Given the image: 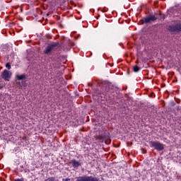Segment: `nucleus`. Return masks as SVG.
<instances>
[{
    "label": "nucleus",
    "mask_w": 181,
    "mask_h": 181,
    "mask_svg": "<svg viewBox=\"0 0 181 181\" xmlns=\"http://www.w3.org/2000/svg\"><path fill=\"white\" fill-rule=\"evenodd\" d=\"M149 145L151 148H154L156 151H160L165 149V146L159 141H150Z\"/></svg>",
    "instance_id": "1"
},
{
    "label": "nucleus",
    "mask_w": 181,
    "mask_h": 181,
    "mask_svg": "<svg viewBox=\"0 0 181 181\" xmlns=\"http://www.w3.org/2000/svg\"><path fill=\"white\" fill-rule=\"evenodd\" d=\"M59 46V42H53L51 45H48L46 49L44 50L45 54H49L53 52Z\"/></svg>",
    "instance_id": "2"
},
{
    "label": "nucleus",
    "mask_w": 181,
    "mask_h": 181,
    "mask_svg": "<svg viewBox=\"0 0 181 181\" xmlns=\"http://www.w3.org/2000/svg\"><path fill=\"white\" fill-rule=\"evenodd\" d=\"M76 181H100V179L97 177L84 175L78 177Z\"/></svg>",
    "instance_id": "3"
},
{
    "label": "nucleus",
    "mask_w": 181,
    "mask_h": 181,
    "mask_svg": "<svg viewBox=\"0 0 181 181\" xmlns=\"http://www.w3.org/2000/svg\"><path fill=\"white\" fill-rule=\"evenodd\" d=\"M12 76V73L10 71H8L5 69L1 73V78H4V80H6V81H9L11 80V77Z\"/></svg>",
    "instance_id": "4"
},
{
    "label": "nucleus",
    "mask_w": 181,
    "mask_h": 181,
    "mask_svg": "<svg viewBox=\"0 0 181 181\" xmlns=\"http://www.w3.org/2000/svg\"><path fill=\"white\" fill-rule=\"evenodd\" d=\"M171 32H180L181 31V24H176L175 25H171L169 27Z\"/></svg>",
    "instance_id": "5"
},
{
    "label": "nucleus",
    "mask_w": 181,
    "mask_h": 181,
    "mask_svg": "<svg viewBox=\"0 0 181 181\" xmlns=\"http://www.w3.org/2000/svg\"><path fill=\"white\" fill-rule=\"evenodd\" d=\"M69 163L71 165L72 168H74V169H77L79 166H81V163L80 161H77L76 159L71 160Z\"/></svg>",
    "instance_id": "6"
},
{
    "label": "nucleus",
    "mask_w": 181,
    "mask_h": 181,
    "mask_svg": "<svg viewBox=\"0 0 181 181\" xmlns=\"http://www.w3.org/2000/svg\"><path fill=\"white\" fill-rule=\"evenodd\" d=\"M153 21H156V17L152 15H150L144 19V23H151V22H153Z\"/></svg>",
    "instance_id": "7"
},
{
    "label": "nucleus",
    "mask_w": 181,
    "mask_h": 181,
    "mask_svg": "<svg viewBox=\"0 0 181 181\" xmlns=\"http://www.w3.org/2000/svg\"><path fill=\"white\" fill-rule=\"evenodd\" d=\"M16 78L17 80H25V78H26V75L23 74V75H17L16 76Z\"/></svg>",
    "instance_id": "8"
},
{
    "label": "nucleus",
    "mask_w": 181,
    "mask_h": 181,
    "mask_svg": "<svg viewBox=\"0 0 181 181\" xmlns=\"http://www.w3.org/2000/svg\"><path fill=\"white\" fill-rule=\"evenodd\" d=\"M140 70H141V68L139 67L138 66H133V71H134V73H138V71Z\"/></svg>",
    "instance_id": "9"
},
{
    "label": "nucleus",
    "mask_w": 181,
    "mask_h": 181,
    "mask_svg": "<svg viewBox=\"0 0 181 181\" xmlns=\"http://www.w3.org/2000/svg\"><path fill=\"white\" fill-rule=\"evenodd\" d=\"M6 69H8V70H11V64L9 63H7L6 64Z\"/></svg>",
    "instance_id": "10"
},
{
    "label": "nucleus",
    "mask_w": 181,
    "mask_h": 181,
    "mask_svg": "<svg viewBox=\"0 0 181 181\" xmlns=\"http://www.w3.org/2000/svg\"><path fill=\"white\" fill-rule=\"evenodd\" d=\"M62 181H70V178L62 179Z\"/></svg>",
    "instance_id": "11"
},
{
    "label": "nucleus",
    "mask_w": 181,
    "mask_h": 181,
    "mask_svg": "<svg viewBox=\"0 0 181 181\" xmlns=\"http://www.w3.org/2000/svg\"><path fill=\"white\" fill-rule=\"evenodd\" d=\"M2 88H3V87L0 86V90H2Z\"/></svg>",
    "instance_id": "12"
}]
</instances>
